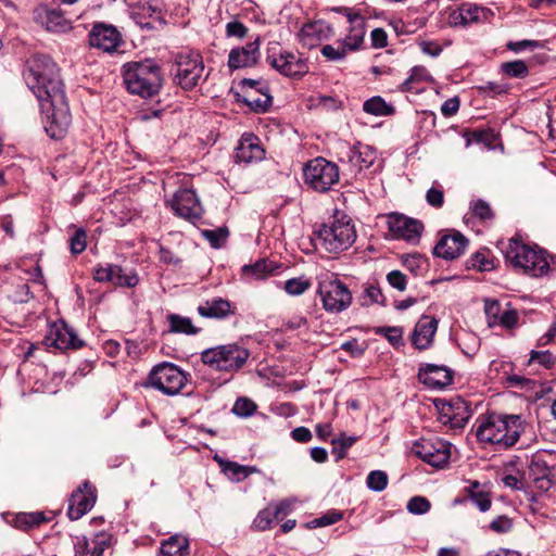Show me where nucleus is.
Segmentation results:
<instances>
[{"label":"nucleus","instance_id":"obj_2","mask_svg":"<svg viewBox=\"0 0 556 556\" xmlns=\"http://www.w3.org/2000/svg\"><path fill=\"white\" fill-rule=\"evenodd\" d=\"M475 427L480 443L495 445L497 450H508L519 441L528 424L520 415L491 413L479 416Z\"/></svg>","mask_w":556,"mask_h":556},{"label":"nucleus","instance_id":"obj_11","mask_svg":"<svg viewBox=\"0 0 556 556\" xmlns=\"http://www.w3.org/2000/svg\"><path fill=\"white\" fill-rule=\"evenodd\" d=\"M451 443L440 438H421L414 442L412 453L434 468H443L451 458Z\"/></svg>","mask_w":556,"mask_h":556},{"label":"nucleus","instance_id":"obj_32","mask_svg":"<svg viewBox=\"0 0 556 556\" xmlns=\"http://www.w3.org/2000/svg\"><path fill=\"white\" fill-rule=\"evenodd\" d=\"M349 20L354 26L351 28L350 34L343 39L341 42L342 46L348 51H356L363 43L365 30H364V20L362 16L355 14L349 16Z\"/></svg>","mask_w":556,"mask_h":556},{"label":"nucleus","instance_id":"obj_21","mask_svg":"<svg viewBox=\"0 0 556 556\" xmlns=\"http://www.w3.org/2000/svg\"><path fill=\"white\" fill-rule=\"evenodd\" d=\"M112 545V535L101 531L90 538H78L75 545L74 556H104V552Z\"/></svg>","mask_w":556,"mask_h":556},{"label":"nucleus","instance_id":"obj_58","mask_svg":"<svg viewBox=\"0 0 556 556\" xmlns=\"http://www.w3.org/2000/svg\"><path fill=\"white\" fill-rule=\"evenodd\" d=\"M541 47V43L540 41L538 40H529V39H525V40H519V41H508L506 43V48L509 50V51H513L515 53H520L527 49H530V50H533V49H536Z\"/></svg>","mask_w":556,"mask_h":556},{"label":"nucleus","instance_id":"obj_48","mask_svg":"<svg viewBox=\"0 0 556 556\" xmlns=\"http://www.w3.org/2000/svg\"><path fill=\"white\" fill-rule=\"evenodd\" d=\"M402 263L406 269L414 275H418L426 265V260L420 254H408L402 257Z\"/></svg>","mask_w":556,"mask_h":556},{"label":"nucleus","instance_id":"obj_53","mask_svg":"<svg viewBox=\"0 0 556 556\" xmlns=\"http://www.w3.org/2000/svg\"><path fill=\"white\" fill-rule=\"evenodd\" d=\"M321 54L329 61H341L346 55V49L340 42L339 47L336 48L332 45H326L321 48Z\"/></svg>","mask_w":556,"mask_h":556},{"label":"nucleus","instance_id":"obj_27","mask_svg":"<svg viewBox=\"0 0 556 556\" xmlns=\"http://www.w3.org/2000/svg\"><path fill=\"white\" fill-rule=\"evenodd\" d=\"M265 150L260 144V139L252 135H243L236 148V160L243 163H252L263 160Z\"/></svg>","mask_w":556,"mask_h":556},{"label":"nucleus","instance_id":"obj_28","mask_svg":"<svg viewBox=\"0 0 556 556\" xmlns=\"http://www.w3.org/2000/svg\"><path fill=\"white\" fill-rule=\"evenodd\" d=\"M258 39L248 42L245 46L232 49L228 56V66L231 70L253 66L258 59Z\"/></svg>","mask_w":556,"mask_h":556},{"label":"nucleus","instance_id":"obj_52","mask_svg":"<svg viewBox=\"0 0 556 556\" xmlns=\"http://www.w3.org/2000/svg\"><path fill=\"white\" fill-rule=\"evenodd\" d=\"M376 333L383 334L393 346L402 344L403 330L400 327H380Z\"/></svg>","mask_w":556,"mask_h":556},{"label":"nucleus","instance_id":"obj_38","mask_svg":"<svg viewBox=\"0 0 556 556\" xmlns=\"http://www.w3.org/2000/svg\"><path fill=\"white\" fill-rule=\"evenodd\" d=\"M429 80H431V76L426 67L414 66L410 70L408 77L400 85L399 88L402 92H408L413 90L414 84Z\"/></svg>","mask_w":556,"mask_h":556},{"label":"nucleus","instance_id":"obj_47","mask_svg":"<svg viewBox=\"0 0 556 556\" xmlns=\"http://www.w3.org/2000/svg\"><path fill=\"white\" fill-rule=\"evenodd\" d=\"M311 287V282L303 278H291L285 282V290L288 294L300 295Z\"/></svg>","mask_w":556,"mask_h":556},{"label":"nucleus","instance_id":"obj_29","mask_svg":"<svg viewBox=\"0 0 556 556\" xmlns=\"http://www.w3.org/2000/svg\"><path fill=\"white\" fill-rule=\"evenodd\" d=\"M204 318L225 319L236 313V306L223 298H213L197 308Z\"/></svg>","mask_w":556,"mask_h":556},{"label":"nucleus","instance_id":"obj_42","mask_svg":"<svg viewBox=\"0 0 556 556\" xmlns=\"http://www.w3.org/2000/svg\"><path fill=\"white\" fill-rule=\"evenodd\" d=\"M242 270L247 276H251L255 279H263L273 270V267L266 260L262 258L256 261L253 265L243 266Z\"/></svg>","mask_w":556,"mask_h":556},{"label":"nucleus","instance_id":"obj_15","mask_svg":"<svg viewBox=\"0 0 556 556\" xmlns=\"http://www.w3.org/2000/svg\"><path fill=\"white\" fill-rule=\"evenodd\" d=\"M170 207L176 215L192 223L200 219L203 213L202 205L192 189L178 190L170 201Z\"/></svg>","mask_w":556,"mask_h":556},{"label":"nucleus","instance_id":"obj_7","mask_svg":"<svg viewBox=\"0 0 556 556\" xmlns=\"http://www.w3.org/2000/svg\"><path fill=\"white\" fill-rule=\"evenodd\" d=\"M303 176L309 188L317 192H327L338 184L340 173L337 164L318 156L305 164Z\"/></svg>","mask_w":556,"mask_h":556},{"label":"nucleus","instance_id":"obj_30","mask_svg":"<svg viewBox=\"0 0 556 556\" xmlns=\"http://www.w3.org/2000/svg\"><path fill=\"white\" fill-rule=\"evenodd\" d=\"M468 418L467 407L462 400L452 401L442 407L441 421L444 425L450 424L453 428L463 427Z\"/></svg>","mask_w":556,"mask_h":556},{"label":"nucleus","instance_id":"obj_26","mask_svg":"<svg viewBox=\"0 0 556 556\" xmlns=\"http://www.w3.org/2000/svg\"><path fill=\"white\" fill-rule=\"evenodd\" d=\"M529 478L540 491L547 492L556 484V471L547 467L540 457H534L529 465Z\"/></svg>","mask_w":556,"mask_h":556},{"label":"nucleus","instance_id":"obj_8","mask_svg":"<svg viewBox=\"0 0 556 556\" xmlns=\"http://www.w3.org/2000/svg\"><path fill=\"white\" fill-rule=\"evenodd\" d=\"M186 381L187 377L178 366L162 363L153 367L142 386L154 388L166 395H176L185 387Z\"/></svg>","mask_w":556,"mask_h":556},{"label":"nucleus","instance_id":"obj_40","mask_svg":"<svg viewBox=\"0 0 556 556\" xmlns=\"http://www.w3.org/2000/svg\"><path fill=\"white\" fill-rule=\"evenodd\" d=\"M267 87L262 86L258 89L261 92L260 97H254L252 93H248L244 101L255 112H266L271 105V97L267 92Z\"/></svg>","mask_w":556,"mask_h":556},{"label":"nucleus","instance_id":"obj_4","mask_svg":"<svg viewBox=\"0 0 556 556\" xmlns=\"http://www.w3.org/2000/svg\"><path fill=\"white\" fill-rule=\"evenodd\" d=\"M314 233L320 247L333 254L349 250L357 237L351 217L341 212H336L333 218L323 224Z\"/></svg>","mask_w":556,"mask_h":556},{"label":"nucleus","instance_id":"obj_22","mask_svg":"<svg viewBox=\"0 0 556 556\" xmlns=\"http://www.w3.org/2000/svg\"><path fill=\"white\" fill-rule=\"evenodd\" d=\"M467 245L468 239L460 232L454 231L441 237L433 253L444 260H455L465 253Z\"/></svg>","mask_w":556,"mask_h":556},{"label":"nucleus","instance_id":"obj_43","mask_svg":"<svg viewBox=\"0 0 556 556\" xmlns=\"http://www.w3.org/2000/svg\"><path fill=\"white\" fill-rule=\"evenodd\" d=\"M470 498L481 511H486L491 507L489 494L480 490L478 482H473L470 486Z\"/></svg>","mask_w":556,"mask_h":556},{"label":"nucleus","instance_id":"obj_62","mask_svg":"<svg viewBox=\"0 0 556 556\" xmlns=\"http://www.w3.org/2000/svg\"><path fill=\"white\" fill-rule=\"evenodd\" d=\"M371 46L376 49H381L388 45V35L382 28H375L370 34Z\"/></svg>","mask_w":556,"mask_h":556},{"label":"nucleus","instance_id":"obj_55","mask_svg":"<svg viewBox=\"0 0 556 556\" xmlns=\"http://www.w3.org/2000/svg\"><path fill=\"white\" fill-rule=\"evenodd\" d=\"M532 363H539L545 368H551L555 364V359L549 351H532L529 364Z\"/></svg>","mask_w":556,"mask_h":556},{"label":"nucleus","instance_id":"obj_17","mask_svg":"<svg viewBox=\"0 0 556 556\" xmlns=\"http://www.w3.org/2000/svg\"><path fill=\"white\" fill-rule=\"evenodd\" d=\"M377 159L376 150L367 144L357 143L349 147L344 156L340 161L348 165L349 172L356 176L364 169L369 168Z\"/></svg>","mask_w":556,"mask_h":556},{"label":"nucleus","instance_id":"obj_64","mask_svg":"<svg viewBox=\"0 0 556 556\" xmlns=\"http://www.w3.org/2000/svg\"><path fill=\"white\" fill-rule=\"evenodd\" d=\"M341 513H328L319 518H316L315 520L312 521V523L314 525V527H326L338 522L339 520H341Z\"/></svg>","mask_w":556,"mask_h":556},{"label":"nucleus","instance_id":"obj_25","mask_svg":"<svg viewBox=\"0 0 556 556\" xmlns=\"http://www.w3.org/2000/svg\"><path fill=\"white\" fill-rule=\"evenodd\" d=\"M438 324L437 318L422 315L417 321L410 337L413 345L420 351L430 348L438 330Z\"/></svg>","mask_w":556,"mask_h":556},{"label":"nucleus","instance_id":"obj_31","mask_svg":"<svg viewBox=\"0 0 556 556\" xmlns=\"http://www.w3.org/2000/svg\"><path fill=\"white\" fill-rule=\"evenodd\" d=\"M166 319L168 323V333L195 336L201 331V328L195 327L189 317L170 313L166 316Z\"/></svg>","mask_w":556,"mask_h":556},{"label":"nucleus","instance_id":"obj_19","mask_svg":"<svg viewBox=\"0 0 556 556\" xmlns=\"http://www.w3.org/2000/svg\"><path fill=\"white\" fill-rule=\"evenodd\" d=\"M491 11L475 3H463L448 15V23L454 27H466L488 20Z\"/></svg>","mask_w":556,"mask_h":556},{"label":"nucleus","instance_id":"obj_1","mask_svg":"<svg viewBox=\"0 0 556 556\" xmlns=\"http://www.w3.org/2000/svg\"><path fill=\"white\" fill-rule=\"evenodd\" d=\"M24 79L47 116V134L53 139L63 138L72 118L56 63L48 55L36 54L27 62Z\"/></svg>","mask_w":556,"mask_h":556},{"label":"nucleus","instance_id":"obj_13","mask_svg":"<svg viewBox=\"0 0 556 556\" xmlns=\"http://www.w3.org/2000/svg\"><path fill=\"white\" fill-rule=\"evenodd\" d=\"M389 231L395 239H403L416 243L424 230L420 220L400 213H390L387 219Z\"/></svg>","mask_w":556,"mask_h":556},{"label":"nucleus","instance_id":"obj_33","mask_svg":"<svg viewBox=\"0 0 556 556\" xmlns=\"http://www.w3.org/2000/svg\"><path fill=\"white\" fill-rule=\"evenodd\" d=\"M189 555V542L188 539L175 534L168 540L164 541L161 545L159 556H188Z\"/></svg>","mask_w":556,"mask_h":556},{"label":"nucleus","instance_id":"obj_35","mask_svg":"<svg viewBox=\"0 0 556 556\" xmlns=\"http://www.w3.org/2000/svg\"><path fill=\"white\" fill-rule=\"evenodd\" d=\"M363 110L371 115L388 116L394 113V108L388 104L384 99L379 96L366 100L363 104Z\"/></svg>","mask_w":556,"mask_h":556},{"label":"nucleus","instance_id":"obj_20","mask_svg":"<svg viewBox=\"0 0 556 556\" xmlns=\"http://www.w3.org/2000/svg\"><path fill=\"white\" fill-rule=\"evenodd\" d=\"M89 43L104 52H113L122 43V37L114 26L100 23L93 25L89 34Z\"/></svg>","mask_w":556,"mask_h":556},{"label":"nucleus","instance_id":"obj_46","mask_svg":"<svg viewBox=\"0 0 556 556\" xmlns=\"http://www.w3.org/2000/svg\"><path fill=\"white\" fill-rule=\"evenodd\" d=\"M366 482L370 490L381 492L388 485V476L384 471L374 470L368 475Z\"/></svg>","mask_w":556,"mask_h":556},{"label":"nucleus","instance_id":"obj_16","mask_svg":"<svg viewBox=\"0 0 556 556\" xmlns=\"http://www.w3.org/2000/svg\"><path fill=\"white\" fill-rule=\"evenodd\" d=\"M45 342L48 346H54L60 350H76L84 345V341L77 337L75 330L63 320L56 321L49 327Z\"/></svg>","mask_w":556,"mask_h":556},{"label":"nucleus","instance_id":"obj_41","mask_svg":"<svg viewBox=\"0 0 556 556\" xmlns=\"http://www.w3.org/2000/svg\"><path fill=\"white\" fill-rule=\"evenodd\" d=\"M46 28L50 31L64 33L71 29L67 20L56 10H50L46 14Z\"/></svg>","mask_w":556,"mask_h":556},{"label":"nucleus","instance_id":"obj_63","mask_svg":"<svg viewBox=\"0 0 556 556\" xmlns=\"http://www.w3.org/2000/svg\"><path fill=\"white\" fill-rule=\"evenodd\" d=\"M247 31L248 28L239 21H232L226 25V33L229 37L243 38Z\"/></svg>","mask_w":556,"mask_h":556},{"label":"nucleus","instance_id":"obj_5","mask_svg":"<svg viewBox=\"0 0 556 556\" xmlns=\"http://www.w3.org/2000/svg\"><path fill=\"white\" fill-rule=\"evenodd\" d=\"M506 261L516 269H521L532 277H542L549 270L545 252L525 244L518 239H510L505 252Z\"/></svg>","mask_w":556,"mask_h":556},{"label":"nucleus","instance_id":"obj_45","mask_svg":"<svg viewBox=\"0 0 556 556\" xmlns=\"http://www.w3.org/2000/svg\"><path fill=\"white\" fill-rule=\"evenodd\" d=\"M277 521V517L273 513L271 507L268 505L266 508L261 510L253 521V525L258 530L265 531L271 528L273 523Z\"/></svg>","mask_w":556,"mask_h":556},{"label":"nucleus","instance_id":"obj_36","mask_svg":"<svg viewBox=\"0 0 556 556\" xmlns=\"http://www.w3.org/2000/svg\"><path fill=\"white\" fill-rule=\"evenodd\" d=\"M223 471L228 475L230 479L239 482L248 478L250 475L258 472V469L254 466H244L235 462H227L223 466Z\"/></svg>","mask_w":556,"mask_h":556},{"label":"nucleus","instance_id":"obj_23","mask_svg":"<svg viewBox=\"0 0 556 556\" xmlns=\"http://www.w3.org/2000/svg\"><path fill=\"white\" fill-rule=\"evenodd\" d=\"M418 379L431 389H443L453 381L452 371L443 365L425 364L419 367Z\"/></svg>","mask_w":556,"mask_h":556},{"label":"nucleus","instance_id":"obj_49","mask_svg":"<svg viewBox=\"0 0 556 556\" xmlns=\"http://www.w3.org/2000/svg\"><path fill=\"white\" fill-rule=\"evenodd\" d=\"M87 247V232L83 228L75 230L74 235L70 238V248L73 254H80Z\"/></svg>","mask_w":556,"mask_h":556},{"label":"nucleus","instance_id":"obj_54","mask_svg":"<svg viewBox=\"0 0 556 556\" xmlns=\"http://www.w3.org/2000/svg\"><path fill=\"white\" fill-rule=\"evenodd\" d=\"M471 267L477 268L481 271L491 270L494 268L493 260L489 258V256L484 252H477L471 257Z\"/></svg>","mask_w":556,"mask_h":556},{"label":"nucleus","instance_id":"obj_18","mask_svg":"<svg viewBox=\"0 0 556 556\" xmlns=\"http://www.w3.org/2000/svg\"><path fill=\"white\" fill-rule=\"evenodd\" d=\"M93 278L98 282H111L115 287L134 288L139 278L136 273L126 274L119 265L104 264L93 269Z\"/></svg>","mask_w":556,"mask_h":556},{"label":"nucleus","instance_id":"obj_3","mask_svg":"<svg viewBox=\"0 0 556 556\" xmlns=\"http://www.w3.org/2000/svg\"><path fill=\"white\" fill-rule=\"evenodd\" d=\"M123 68L124 83L130 93L152 98L160 92L164 78L161 66L153 60L129 62Z\"/></svg>","mask_w":556,"mask_h":556},{"label":"nucleus","instance_id":"obj_14","mask_svg":"<svg viewBox=\"0 0 556 556\" xmlns=\"http://www.w3.org/2000/svg\"><path fill=\"white\" fill-rule=\"evenodd\" d=\"M97 502V489L89 481H84L68 500L67 516L71 520H78L92 509Z\"/></svg>","mask_w":556,"mask_h":556},{"label":"nucleus","instance_id":"obj_9","mask_svg":"<svg viewBox=\"0 0 556 556\" xmlns=\"http://www.w3.org/2000/svg\"><path fill=\"white\" fill-rule=\"evenodd\" d=\"M174 80L184 89H192L202 78L204 64L199 52L180 51L174 59Z\"/></svg>","mask_w":556,"mask_h":556},{"label":"nucleus","instance_id":"obj_51","mask_svg":"<svg viewBox=\"0 0 556 556\" xmlns=\"http://www.w3.org/2000/svg\"><path fill=\"white\" fill-rule=\"evenodd\" d=\"M255 403L245 397L238 399L232 407L233 414L240 417H249L255 412Z\"/></svg>","mask_w":556,"mask_h":556},{"label":"nucleus","instance_id":"obj_59","mask_svg":"<svg viewBox=\"0 0 556 556\" xmlns=\"http://www.w3.org/2000/svg\"><path fill=\"white\" fill-rule=\"evenodd\" d=\"M471 210L473 215L479 217L480 219L485 220L491 219L493 217L492 210L485 201L478 200L473 202Z\"/></svg>","mask_w":556,"mask_h":556},{"label":"nucleus","instance_id":"obj_44","mask_svg":"<svg viewBox=\"0 0 556 556\" xmlns=\"http://www.w3.org/2000/svg\"><path fill=\"white\" fill-rule=\"evenodd\" d=\"M202 236L211 243L213 248L218 249L226 242L228 237V229L223 227L217 229H205L202 231Z\"/></svg>","mask_w":556,"mask_h":556},{"label":"nucleus","instance_id":"obj_34","mask_svg":"<svg viewBox=\"0 0 556 556\" xmlns=\"http://www.w3.org/2000/svg\"><path fill=\"white\" fill-rule=\"evenodd\" d=\"M46 521L48 519L41 511L20 513L15 516L14 526L20 530L28 531Z\"/></svg>","mask_w":556,"mask_h":556},{"label":"nucleus","instance_id":"obj_37","mask_svg":"<svg viewBox=\"0 0 556 556\" xmlns=\"http://www.w3.org/2000/svg\"><path fill=\"white\" fill-rule=\"evenodd\" d=\"M500 70L502 74L509 78L523 79L529 75V65L522 60L504 62Z\"/></svg>","mask_w":556,"mask_h":556},{"label":"nucleus","instance_id":"obj_10","mask_svg":"<svg viewBox=\"0 0 556 556\" xmlns=\"http://www.w3.org/2000/svg\"><path fill=\"white\" fill-rule=\"evenodd\" d=\"M267 63L281 75L300 78L308 73V64L300 54L283 50L278 42H270L266 52Z\"/></svg>","mask_w":556,"mask_h":556},{"label":"nucleus","instance_id":"obj_24","mask_svg":"<svg viewBox=\"0 0 556 556\" xmlns=\"http://www.w3.org/2000/svg\"><path fill=\"white\" fill-rule=\"evenodd\" d=\"M332 36L331 26L324 21H314L302 26L299 33L301 45L307 49L317 47L321 41Z\"/></svg>","mask_w":556,"mask_h":556},{"label":"nucleus","instance_id":"obj_60","mask_svg":"<svg viewBox=\"0 0 556 556\" xmlns=\"http://www.w3.org/2000/svg\"><path fill=\"white\" fill-rule=\"evenodd\" d=\"M511 527V520L506 516H498L490 523V528L497 533H506Z\"/></svg>","mask_w":556,"mask_h":556},{"label":"nucleus","instance_id":"obj_6","mask_svg":"<svg viewBox=\"0 0 556 556\" xmlns=\"http://www.w3.org/2000/svg\"><path fill=\"white\" fill-rule=\"evenodd\" d=\"M249 357L250 351L238 343L220 344L201 353V361L204 365L225 372L240 370Z\"/></svg>","mask_w":556,"mask_h":556},{"label":"nucleus","instance_id":"obj_57","mask_svg":"<svg viewBox=\"0 0 556 556\" xmlns=\"http://www.w3.org/2000/svg\"><path fill=\"white\" fill-rule=\"evenodd\" d=\"M387 281L389 282V285L392 288H394V289H396V290H399L401 292H403L406 289V286H407V278H406V276L402 271H400L397 269L391 270L390 273H388Z\"/></svg>","mask_w":556,"mask_h":556},{"label":"nucleus","instance_id":"obj_61","mask_svg":"<svg viewBox=\"0 0 556 556\" xmlns=\"http://www.w3.org/2000/svg\"><path fill=\"white\" fill-rule=\"evenodd\" d=\"M292 501L283 500L277 504H270L273 513L277 517V520L285 518L292 509Z\"/></svg>","mask_w":556,"mask_h":556},{"label":"nucleus","instance_id":"obj_39","mask_svg":"<svg viewBox=\"0 0 556 556\" xmlns=\"http://www.w3.org/2000/svg\"><path fill=\"white\" fill-rule=\"evenodd\" d=\"M357 437L346 435L341 433L338 438L331 440L332 454L336 456V460L339 462L346 456L348 450L355 444Z\"/></svg>","mask_w":556,"mask_h":556},{"label":"nucleus","instance_id":"obj_12","mask_svg":"<svg viewBox=\"0 0 556 556\" xmlns=\"http://www.w3.org/2000/svg\"><path fill=\"white\" fill-rule=\"evenodd\" d=\"M318 293L321 298L324 308L330 313L342 312L352 303L350 290L338 279L320 281Z\"/></svg>","mask_w":556,"mask_h":556},{"label":"nucleus","instance_id":"obj_50","mask_svg":"<svg viewBox=\"0 0 556 556\" xmlns=\"http://www.w3.org/2000/svg\"><path fill=\"white\" fill-rule=\"evenodd\" d=\"M431 507L430 502L424 496H414L407 503V510L410 514L422 515L429 511Z\"/></svg>","mask_w":556,"mask_h":556},{"label":"nucleus","instance_id":"obj_56","mask_svg":"<svg viewBox=\"0 0 556 556\" xmlns=\"http://www.w3.org/2000/svg\"><path fill=\"white\" fill-rule=\"evenodd\" d=\"M426 201L433 207H441L444 203V192L441 186H432L426 193Z\"/></svg>","mask_w":556,"mask_h":556}]
</instances>
